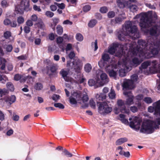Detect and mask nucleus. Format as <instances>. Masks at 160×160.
Instances as JSON below:
<instances>
[{"mask_svg": "<svg viewBox=\"0 0 160 160\" xmlns=\"http://www.w3.org/2000/svg\"><path fill=\"white\" fill-rule=\"evenodd\" d=\"M139 48H135V46L133 45L130 47V51L127 54L124 55L123 58L121 60L122 62H119V68L120 75L121 77L125 76L126 72L131 69L132 67H136L141 62L142 59L144 58L145 55L142 51L141 45L143 46L145 43L143 40H139L138 42Z\"/></svg>", "mask_w": 160, "mask_h": 160, "instance_id": "1", "label": "nucleus"}, {"mask_svg": "<svg viewBox=\"0 0 160 160\" xmlns=\"http://www.w3.org/2000/svg\"><path fill=\"white\" fill-rule=\"evenodd\" d=\"M124 32L120 34L118 36L119 39L123 40L124 36H129L133 39L138 38L139 35L138 32L137 27L134 25L133 22L128 21L125 23V27L124 29Z\"/></svg>", "mask_w": 160, "mask_h": 160, "instance_id": "2", "label": "nucleus"}, {"mask_svg": "<svg viewBox=\"0 0 160 160\" xmlns=\"http://www.w3.org/2000/svg\"><path fill=\"white\" fill-rule=\"evenodd\" d=\"M73 66H71L74 68L75 71L77 73V75L74 76L75 80L72 78L71 83L76 82L78 83H81L83 82L85 79L83 78V74L81 73L80 71L82 68V62L79 59L77 58L74 60L72 62Z\"/></svg>", "mask_w": 160, "mask_h": 160, "instance_id": "3", "label": "nucleus"}, {"mask_svg": "<svg viewBox=\"0 0 160 160\" xmlns=\"http://www.w3.org/2000/svg\"><path fill=\"white\" fill-rule=\"evenodd\" d=\"M73 66H71L74 68L75 71L77 73V75L74 76L75 80L72 78L71 83L76 82L78 83H81L83 82L85 79L83 78V74L81 73L80 71L82 68V62L79 59L77 58L74 60L72 62Z\"/></svg>", "mask_w": 160, "mask_h": 160, "instance_id": "4", "label": "nucleus"}, {"mask_svg": "<svg viewBox=\"0 0 160 160\" xmlns=\"http://www.w3.org/2000/svg\"><path fill=\"white\" fill-rule=\"evenodd\" d=\"M71 95L69 98V101L72 105L76 106L78 103H81L82 102H85L88 100L87 95L86 93L82 95L79 91L71 92Z\"/></svg>", "mask_w": 160, "mask_h": 160, "instance_id": "5", "label": "nucleus"}, {"mask_svg": "<svg viewBox=\"0 0 160 160\" xmlns=\"http://www.w3.org/2000/svg\"><path fill=\"white\" fill-rule=\"evenodd\" d=\"M138 19L140 20L139 25L141 30L144 33H148V32L149 27L151 25H152L148 15L146 13H142L136 15L134 18L135 19Z\"/></svg>", "mask_w": 160, "mask_h": 160, "instance_id": "6", "label": "nucleus"}, {"mask_svg": "<svg viewBox=\"0 0 160 160\" xmlns=\"http://www.w3.org/2000/svg\"><path fill=\"white\" fill-rule=\"evenodd\" d=\"M159 128L158 125H155L154 122L149 120H145L142 123L140 132L143 133L150 134L153 132L155 129Z\"/></svg>", "mask_w": 160, "mask_h": 160, "instance_id": "7", "label": "nucleus"}, {"mask_svg": "<svg viewBox=\"0 0 160 160\" xmlns=\"http://www.w3.org/2000/svg\"><path fill=\"white\" fill-rule=\"evenodd\" d=\"M122 62L121 59L120 60L118 65H116L115 62L113 61L110 63L108 66L105 67L106 71L108 73L110 77H113L116 78V77L118 74V71L119 76L121 77L120 75V68H119V62Z\"/></svg>", "mask_w": 160, "mask_h": 160, "instance_id": "8", "label": "nucleus"}, {"mask_svg": "<svg viewBox=\"0 0 160 160\" xmlns=\"http://www.w3.org/2000/svg\"><path fill=\"white\" fill-rule=\"evenodd\" d=\"M143 41L144 42L145 45L143 44V46L142 47L141 45V47L142 48V51H143V53L145 55L144 58H149L158 53V50L155 48H153L152 44L151 45L148 44L146 47V48H144L143 49V47H144V46L146 45V43L145 41L143 40Z\"/></svg>", "mask_w": 160, "mask_h": 160, "instance_id": "9", "label": "nucleus"}, {"mask_svg": "<svg viewBox=\"0 0 160 160\" xmlns=\"http://www.w3.org/2000/svg\"><path fill=\"white\" fill-rule=\"evenodd\" d=\"M156 61L145 62L142 64V67L143 69L146 68L149 66V70L151 72L154 73L159 72L160 73V65H158Z\"/></svg>", "mask_w": 160, "mask_h": 160, "instance_id": "10", "label": "nucleus"}, {"mask_svg": "<svg viewBox=\"0 0 160 160\" xmlns=\"http://www.w3.org/2000/svg\"><path fill=\"white\" fill-rule=\"evenodd\" d=\"M112 111V108L108 103L103 102L101 103L98 108V112L101 114L106 115L110 113Z\"/></svg>", "mask_w": 160, "mask_h": 160, "instance_id": "11", "label": "nucleus"}, {"mask_svg": "<svg viewBox=\"0 0 160 160\" xmlns=\"http://www.w3.org/2000/svg\"><path fill=\"white\" fill-rule=\"evenodd\" d=\"M96 73V77L97 78V82L100 86H103L108 82V77L105 73L99 70L97 71Z\"/></svg>", "mask_w": 160, "mask_h": 160, "instance_id": "12", "label": "nucleus"}, {"mask_svg": "<svg viewBox=\"0 0 160 160\" xmlns=\"http://www.w3.org/2000/svg\"><path fill=\"white\" fill-rule=\"evenodd\" d=\"M129 121H131L129 123L130 127L135 130H138L140 128V123L141 119L137 117L133 116L129 119Z\"/></svg>", "mask_w": 160, "mask_h": 160, "instance_id": "13", "label": "nucleus"}, {"mask_svg": "<svg viewBox=\"0 0 160 160\" xmlns=\"http://www.w3.org/2000/svg\"><path fill=\"white\" fill-rule=\"evenodd\" d=\"M138 79V76L134 74L131 77V80H125L122 84L124 89H132L134 88L133 82H136Z\"/></svg>", "mask_w": 160, "mask_h": 160, "instance_id": "14", "label": "nucleus"}, {"mask_svg": "<svg viewBox=\"0 0 160 160\" xmlns=\"http://www.w3.org/2000/svg\"><path fill=\"white\" fill-rule=\"evenodd\" d=\"M117 104L118 107H115L114 109L115 113L116 114H118L120 112L128 114L129 113V110L125 108L124 103L122 100H118L117 101Z\"/></svg>", "mask_w": 160, "mask_h": 160, "instance_id": "15", "label": "nucleus"}, {"mask_svg": "<svg viewBox=\"0 0 160 160\" xmlns=\"http://www.w3.org/2000/svg\"><path fill=\"white\" fill-rule=\"evenodd\" d=\"M108 52L110 54L114 55L115 56L121 57L120 60H122L123 58V52L122 50L119 51L118 48L116 46L113 45L110 47L108 49Z\"/></svg>", "mask_w": 160, "mask_h": 160, "instance_id": "16", "label": "nucleus"}, {"mask_svg": "<svg viewBox=\"0 0 160 160\" xmlns=\"http://www.w3.org/2000/svg\"><path fill=\"white\" fill-rule=\"evenodd\" d=\"M29 0H22L21 2V6L18 5L16 6L15 10L17 12V13L22 14L23 12L24 9L28 8L29 7Z\"/></svg>", "mask_w": 160, "mask_h": 160, "instance_id": "17", "label": "nucleus"}, {"mask_svg": "<svg viewBox=\"0 0 160 160\" xmlns=\"http://www.w3.org/2000/svg\"><path fill=\"white\" fill-rule=\"evenodd\" d=\"M148 110L150 113L154 111V115H160V100L153 103L152 106H149Z\"/></svg>", "mask_w": 160, "mask_h": 160, "instance_id": "18", "label": "nucleus"}, {"mask_svg": "<svg viewBox=\"0 0 160 160\" xmlns=\"http://www.w3.org/2000/svg\"><path fill=\"white\" fill-rule=\"evenodd\" d=\"M123 94L128 97L126 99L125 104L129 106L133 104V103L134 97L132 93L130 92L126 91L125 90H124Z\"/></svg>", "mask_w": 160, "mask_h": 160, "instance_id": "19", "label": "nucleus"}, {"mask_svg": "<svg viewBox=\"0 0 160 160\" xmlns=\"http://www.w3.org/2000/svg\"><path fill=\"white\" fill-rule=\"evenodd\" d=\"M68 73L69 71L65 69H62L60 72V74L66 81L72 82V78L68 76Z\"/></svg>", "mask_w": 160, "mask_h": 160, "instance_id": "20", "label": "nucleus"}, {"mask_svg": "<svg viewBox=\"0 0 160 160\" xmlns=\"http://www.w3.org/2000/svg\"><path fill=\"white\" fill-rule=\"evenodd\" d=\"M157 26H154L149 31L150 35L152 36H157L160 33V31Z\"/></svg>", "mask_w": 160, "mask_h": 160, "instance_id": "21", "label": "nucleus"}, {"mask_svg": "<svg viewBox=\"0 0 160 160\" xmlns=\"http://www.w3.org/2000/svg\"><path fill=\"white\" fill-rule=\"evenodd\" d=\"M4 99L6 102L9 103V105H11L15 102L16 97L15 96L12 95L9 97H5Z\"/></svg>", "mask_w": 160, "mask_h": 160, "instance_id": "22", "label": "nucleus"}, {"mask_svg": "<svg viewBox=\"0 0 160 160\" xmlns=\"http://www.w3.org/2000/svg\"><path fill=\"white\" fill-rule=\"evenodd\" d=\"M28 78L19 74H16L14 75V79L17 81L20 80L21 82H25Z\"/></svg>", "mask_w": 160, "mask_h": 160, "instance_id": "23", "label": "nucleus"}, {"mask_svg": "<svg viewBox=\"0 0 160 160\" xmlns=\"http://www.w3.org/2000/svg\"><path fill=\"white\" fill-rule=\"evenodd\" d=\"M88 84L90 86H94L95 88H97L100 86V85L98 83L96 77L95 78V80L93 79L89 80L88 81Z\"/></svg>", "mask_w": 160, "mask_h": 160, "instance_id": "24", "label": "nucleus"}, {"mask_svg": "<svg viewBox=\"0 0 160 160\" xmlns=\"http://www.w3.org/2000/svg\"><path fill=\"white\" fill-rule=\"evenodd\" d=\"M119 120L123 123L127 125H129V122L127 119L125 118V115L123 114H120L119 115Z\"/></svg>", "mask_w": 160, "mask_h": 160, "instance_id": "25", "label": "nucleus"}, {"mask_svg": "<svg viewBox=\"0 0 160 160\" xmlns=\"http://www.w3.org/2000/svg\"><path fill=\"white\" fill-rule=\"evenodd\" d=\"M106 97V95L105 94L102 93H100V94H97L96 95V98L98 102L102 101L103 99H105Z\"/></svg>", "mask_w": 160, "mask_h": 160, "instance_id": "26", "label": "nucleus"}, {"mask_svg": "<svg viewBox=\"0 0 160 160\" xmlns=\"http://www.w3.org/2000/svg\"><path fill=\"white\" fill-rule=\"evenodd\" d=\"M117 3L118 6L120 8H123L128 5L127 2L124 3L123 1L122 2L121 0H117Z\"/></svg>", "mask_w": 160, "mask_h": 160, "instance_id": "27", "label": "nucleus"}, {"mask_svg": "<svg viewBox=\"0 0 160 160\" xmlns=\"http://www.w3.org/2000/svg\"><path fill=\"white\" fill-rule=\"evenodd\" d=\"M127 141L128 139L126 138H121L117 140L116 142V144L117 145H120L127 142Z\"/></svg>", "mask_w": 160, "mask_h": 160, "instance_id": "28", "label": "nucleus"}, {"mask_svg": "<svg viewBox=\"0 0 160 160\" xmlns=\"http://www.w3.org/2000/svg\"><path fill=\"white\" fill-rule=\"evenodd\" d=\"M58 69V67L57 64H53L50 67V70L52 72L56 73V71Z\"/></svg>", "mask_w": 160, "mask_h": 160, "instance_id": "29", "label": "nucleus"}, {"mask_svg": "<svg viewBox=\"0 0 160 160\" xmlns=\"http://www.w3.org/2000/svg\"><path fill=\"white\" fill-rule=\"evenodd\" d=\"M92 68L91 65L89 63H87L84 66V70L86 72H90Z\"/></svg>", "mask_w": 160, "mask_h": 160, "instance_id": "30", "label": "nucleus"}, {"mask_svg": "<svg viewBox=\"0 0 160 160\" xmlns=\"http://www.w3.org/2000/svg\"><path fill=\"white\" fill-rule=\"evenodd\" d=\"M34 87L37 90H40L43 88V86L41 83L37 82L35 84Z\"/></svg>", "mask_w": 160, "mask_h": 160, "instance_id": "31", "label": "nucleus"}, {"mask_svg": "<svg viewBox=\"0 0 160 160\" xmlns=\"http://www.w3.org/2000/svg\"><path fill=\"white\" fill-rule=\"evenodd\" d=\"M57 32V33L59 35H61L63 32V28L60 25H58L56 28Z\"/></svg>", "mask_w": 160, "mask_h": 160, "instance_id": "32", "label": "nucleus"}, {"mask_svg": "<svg viewBox=\"0 0 160 160\" xmlns=\"http://www.w3.org/2000/svg\"><path fill=\"white\" fill-rule=\"evenodd\" d=\"M6 87L10 91H13L14 88L11 82H8L6 84Z\"/></svg>", "mask_w": 160, "mask_h": 160, "instance_id": "33", "label": "nucleus"}, {"mask_svg": "<svg viewBox=\"0 0 160 160\" xmlns=\"http://www.w3.org/2000/svg\"><path fill=\"white\" fill-rule=\"evenodd\" d=\"M97 23V21L96 20L92 19L89 22L88 26L89 27L92 28L95 26Z\"/></svg>", "mask_w": 160, "mask_h": 160, "instance_id": "34", "label": "nucleus"}, {"mask_svg": "<svg viewBox=\"0 0 160 160\" xmlns=\"http://www.w3.org/2000/svg\"><path fill=\"white\" fill-rule=\"evenodd\" d=\"M108 96L109 98L112 99H113L115 98V92L113 90L111 89L110 91V92L108 94Z\"/></svg>", "mask_w": 160, "mask_h": 160, "instance_id": "35", "label": "nucleus"}, {"mask_svg": "<svg viewBox=\"0 0 160 160\" xmlns=\"http://www.w3.org/2000/svg\"><path fill=\"white\" fill-rule=\"evenodd\" d=\"M5 60L4 59L0 58V65H2L1 68L2 70H4L5 68Z\"/></svg>", "mask_w": 160, "mask_h": 160, "instance_id": "36", "label": "nucleus"}, {"mask_svg": "<svg viewBox=\"0 0 160 160\" xmlns=\"http://www.w3.org/2000/svg\"><path fill=\"white\" fill-rule=\"evenodd\" d=\"M76 38L77 40L80 42L83 40V38L81 33H78L76 34Z\"/></svg>", "mask_w": 160, "mask_h": 160, "instance_id": "37", "label": "nucleus"}, {"mask_svg": "<svg viewBox=\"0 0 160 160\" xmlns=\"http://www.w3.org/2000/svg\"><path fill=\"white\" fill-rule=\"evenodd\" d=\"M129 8L130 10L133 12H135L137 11L138 9L136 5H132L129 6Z\"/></svg>", "mask_w": 160, "mask_h": 160, "instance_id": "38", "label": "nucleus"}, {"mask_svg": "<svg viewBox=\"0 0 160 160\" xmlns=\"http://www.w3.org/2000/svg\"><path fill=\"white\" fill-rule=\"evenodd\" d=\"M53 21V24H54L53 27V25H52V27L54 28L56 24L58 23L59 21V19L57 18H54L52 19Z\"/></svg>", "mask_w": 160, "mask_h": 160, "instance_id": "39", "label": "nucleus"}, {"mask_svg": "<svg viewBox=\"0 0 160 160\" xmlns=\"http://www.w3.org/2000/svg\"><path fill=\"white\" fill-rule=\"evenodd\" d=\"M110 59L109 55L107 53L104 54L102 55V59L103 61H107Z\"/></svg>", "mask_w": 160, "mask_h": 160, "instance_id": "40", "label": "nucleus"}, {"mask_svg": "<svg viewBox=\"0 0 160 160\" xmlns=\"http://www.w3.org/2000/svg\"><path fill=\"white\" fill-rule=\"evenodd\" d=\"M60 98V96L58 95L54 94L52 97V99L55 102L57 101Z\"/></svg>", "mask_w": 160, "mask_h": 160, "instance_id": "41", "label": "nucleus"}, {"mask_svg": "<svg viewBox=\"0 0 160 160\" xmlns=\"http://www.w3.org/2000/svg\"><path fill=\"white\" fill-rule=\"evenodd\" d=\"M143 101H144L146 103L148 104H149L151 103L152 100L151 98L150 97H147L144 98L143 100Z\"/></svg>", "mask_w": 160, "mask_h": 160, "instance_id": "42", "label": "nucleus"}, {"mask_svg": "<svg viewBox=\"0 0 160 160\" xmlns=\"http://www.w3.org/2000/svg\"><path fill=\"white\" fill-rule=\"evenodd\" d=\"M54 106L56 108H58L61 109H62L64 108V105L60 103H54Z\"/></svg>", "mask_w": 160, "mask_h": 160, "instance_id": "43", "label": "nucleus"}, {"mask_svg": "<svg viewBox=\"0 0 160 160\" xmlns=\"http://www.w3.org/2000/svg\"><path fill=\"white\" fill-rule=\"evenodd\" d=\"M45 15L48 17L52 18L54 15V13L50 11H47L46 12Z\"/></svg>", "mask_w": 160, "mask_h": 160, "instance_id": "44", "label": "nucleus"}, {"mask_svg": "<svg viewBox=\"0 0 160 160\" xmlns=\"http://www.w3.org/2000/svg\"><path fill=\"white\" fill-rule=\"evenodd\" d=\"M17 21L18 24H21L24 22V19L22 17L20 16L18 18Z\"/></svg>", "mask_w": 160, "mask_h": 160, "instance_id": "45", "label": "nucleus"}, {"mask_svg": "<svg viewBox=\"0 0 160 160\" xmlns=\"http://www.w3.org/2000/svg\"><path fill=\"white\" fill-rule=\"evenodd\" d=\"M11 36V33L10 31H6L4 32V37L6 38H8Z\"/></svg>", "mask_w": 160, "mask_h": 160, "instance_id": "46", "label": "nucleus"}, {"mask_svg": "<svg viewBox=\"0 0 160 160\" xmlns=\"http://www.w3.org/2000/svg\"><path fill=\"white\" fill-rule=\"evenodd\" d=\"M92 47L94 48V51H96L98 48L97 40H96L94 42H92Z\"/></svg>", "mask_w": 160, "mask_h": 160, "instance_id": "47", "label": "nucleus"}, {"mask_svg": "<svg viewBox=\"0 0 160 160\" xmlns=\"http://www.w3.org/2000/svg\"><path fill=\"white\" fill-rule=\"evenodd\" d=\"M8 93V91L5 88L0 89V95L2 97L3 95Z\"/></svg>", "mask_w": 160, "mask_h": 160, "instance_id": "48", "label": "nucleus"}, {"mask_svg": "<svg viewBox=\"0 0 160 160\" xmlns=\"http://www.w3.org/2000/svg\"><path fill=\"white\" fill-rule=\"evenodd\" d=\"M123 148L121 146L118 147L116 149V151L118 152L120 155H121L124 151L123 150Z\"/></svg>", "mask_w": 160, "mask_h": 160, "instance_id": "49", "label": "nucleus"}, {"mask_svg": "<svg viewBox=\"0 0 160 160\" xmlns=\"http://www.w3.org/2000/svg\"><path fill=\"white\" fill-rule=\"evenodd\" d=\"M108 11V9L106 7H101L100 9V11L102 13H106Z\"/></svg>", "mask_w": 160, "mask_h": 160, "instance_id": "50", "label": "nucleus"}, {"mask_svg": "<svg viewBox=\"0 0 160 160\" xmlns=\"http://www.w3.org/2000/svg\"><path fill=\"white\" fill-rule=\"evenodd\" d=\"M55 4L58 7L61 9H63L65 8V5L64 3H55Z\"/></svg>", "mask_w": 160, "mask_h": 160, "instance_id": "51", "label": "nucleus"}, {"mask_svg": "<svg viewBox=\"0 0 160 160\" xmlns=\"http://www.w3.org/2000/svg\"><path fill=\"white\" fill-rule=\"evenodd\" d=\"M30 19L33 22H36L37 20L38 17L36 15L33 14L31 16Z\"/></svg>", "mask_w": 160, "mask_h": 160, "instance_id": "52", "label": "nucleus"}, {"mask_svg": "<svg viewBox=\"0 0 160 160\" xmlns=\"http://www.w3.org/2000/svg\"><path fill=\"white\" fill-rule=\"evenodd\" d=\"M91 9V7L88 5L85 6L83 8V10L85 12H87Z\"/></svg>", "mask_w": 160, "mask_h": 160, "instance_id": "53", "label": "nucleus"}, {"mask_svg": "<svg viewBox=\"0 0 160 160\" xmlns=\"http://www.w3.org/2000/svg\"><path fill=\"white\" fill-rule=\"evenodd\" d=\"M121 155L124 156V157L127 158H129L130 156V153L128 151L125 152L124 151L122 153Z\"/></svg>", "mask_w": 160, "mask_h": 160, "instance_id": "54", "label": "nucleus"}, {"mask_svg": "<svg viewBox=\"0 0 160 160\" xmlns=\"http://www.w3.org/2000/svg\"><path fill=\"white\" fill-rule=\"evenodd\" d=\"M1 5L3 8H6L8 6V4L6 0H2Z\"/></svg>", "mask_w": 160, "mask_h": 160, "instance_id": "55", "label": "nucleus"}, {"mask_svg": "<svg viewBox=\"0 0 160 160\" xmlns=\"http://www.w3.org/2000/svg\"><path fill=\"white\" fill-rule=\"evenodd\" d=\"M7 80H8V79L6 77L2 76L0 74V81H2V83H4Z\"/></svg>", "mask_w": 160, "mask_h": 160, "instance_id": "56", "label": "nucleus"}, {"mask_svg": "<svg viewBox=\"0 0 160 160\" xmlns=\"http://www.w3.org/2000/svg\"><path fill=\"white\" fill-rule=\"evenodd\" d=\"M63 152L64 153L65 155H67L68 157H72V153L69 152L66 149L64 150Z\"/></svg>", "mask_w": 160, "mask_h": 160, "instance_id": "57", "label": "nucleus"}, {"mask_svg": "<svg viewBox=\"0 0 160 160\" xmlns=\"http://www.w3.org/2000/svg\"><path fill=\"white\" fill-rule=\"evenodd\" d=\"M33 21L30 20H28L26 22V24L29 27L32 26L33 25Z\"/></svg>", "mask_w": 160, "mask_h": 160, "instance_id": "58", "label": "nucleus"}, {"mask_svg": "<svg viewBox=\"0 0 160 160\" xmlns=\"http://www.w3.org/2000/svg\"><path fill=\"white\" fill-rule=\"evenodd\" d=\"M115 13L113 11H110L108 14V16L109 18H112L115 16Z\"/></svg>", "mask_w": 160, "mask_h": 160, "instance_id": "59", "label": "nucleus"}, {"mask_svg": "<svg viewBox=\"0 0 160 160\" xmlns=\"http://www.w3.org/2000/svg\"><path fill=\"white\" fill-rule=\"evenodd\" d=\"M12 47L11 45H8L7 46L6 48V49L7 52H10L12 51Z\"/></svg>", "mask_w": 160, "mask_h": 160, "instance_id": "60", "label": "nucleus"}, {"mask_svg": "<svg viewBox=\"0 0 160 160\" xmlns=\"http://www.w3.org/2000/svg\"><path fill=\"white\" fill-rule=\"evenodd\" d=\"M63 41V38L59 37L57 39V42L58 44L61 43Z\"/></svg>", "mask_w": 160, "mask_h": 160, "instance_id": "61", "label": "nucleus"}, {"mask_svg": "<svg viewBox=\"0 0 160 160\" xmlns=\"http://www.w3.org/2000/svg\"><path fill=\"white\" fill-rule=\"evenodd\" d=\"M33 9L34 10L39 12H41V9L40 8V7L39 6H38L36 5H33Z\"/></svg>", "mask_w": 160, "mask_h": 160, "instance_id": "62", "label": "nucleus"}, {"mask_svg": "<svg viewBox=\"0 0 160 160\" xmlns=\"http://www.w3.org/2000/svg\"><path fill=\"white\" fill-rule=\"evenodd\" d=\"M72 24V21H70L68 20H65L63 22V24L64 25H71Z\"/></svg>", "mask_w": 160, "mask_h": 160, "instance_id": "63", "label": "nucleus"}, {"mask_svg": "<svg viewBox=\"0 0 160 160\" xmlns=\"http://www.w3.org/2000/svg\"><path fill=\"white\" fill-rule=\"evenodd\" d=\"M37 25L40 28H43L44 27V24L42 21L37 23Z\"/></svg>", "mask_w": 160, "mask_h": 160, "instance_id": "64", "label": "nucleus"}]
</instances>
